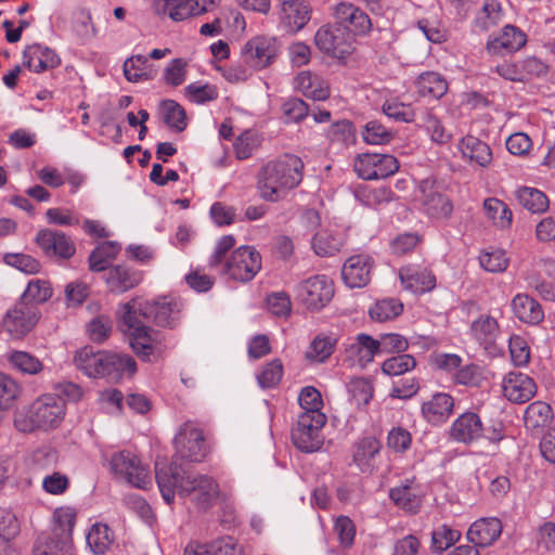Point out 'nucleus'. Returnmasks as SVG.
Segmentation results:
<instances>
[{
    "instance_id": "nucleus-1",
    "label": "nucleus",
    "mask_w": 555,
    "mask_h": 555,
    "mask_svg": "<svg viewBox=\"0 0 555 555\" xmlns=\"http://www.w3.org/2000/svg\"><path fill=\"white\" fill-rule=\"evenodd\" d=\"M182 467L155 462V478L163 499L171 504L176 491L188 498L198 509L207 511L217 502L221 492L218 482L208 475H186Z\"/></svg>"
},
{
    "instance_id": "nucleus-2",
    "label": "nucleus",
    "mask_w": 555,
    "mask_h": 555,
    "mask_svg": "<svg viewBox=\"0 0 555 555\" xmlns=\"http://www.w3.org/2000/svg\"><path fill=\"white\" fill-rule=\"evenodd\" d=\"M235 238L233 235L222 236L210 256L209 264L212 268L222 266L221 273L229 279L247 283L251 281L261 270L262 259L259 251L254 246L243 245L235 248L228 257L227 254L234 247Z\"/></svg>"
},
{
    "instance_id": "nucleus-3",
    "label": "nucleus",
    "mask_w": 555,
    "mask_h": 555,
    "mask_svg": "<svg viewBox=\"0 0 555 555\" xmlns=\"http://www.w3.org/2000/svg\"><path fill=\"white\" fill-rule=\"evenodd\" d=\"M74 361L77 369L87 376L107 378L111 382H119L125 375L133 376L137 372V363L131 356L94 351L91 347L78 350Z\"/></svg>"
},
{
    "instance_id": "nucleus-4",
    "label": "nucleus",
    "mask_w": 555,
    "mask_h": 555,
    "mask_svg": "<svg viewBox=\"0 0 555 555\" xmlns=\"http://www.w3.org/2000/svg\"><path fill=\"white\" fill-rule=\"evenodd\" d=\"M302 160L295 155L266 164L258 173V190L263 199L275 202L286 190L296 188L302 180Z\"/></svg>"
},
{
    "instance_id": "nucleus-5",
    "label": "nucleus",
    "mask_w": 555,
    "mask_h": 555,
    "mask_svg": "<svg viewBox=\"0 0 555 555\" xmlns=\"http://www.w3.org/2000/svg\"><path fill=\"white\" fill-rule=\"evenodd\" d=\"M65 415V402L55 395L38 398L27 410L14 413V427L22 433L36 429L49 430L57 427Z\"/></svg>"
},
{
    "instance_id": "nucleus-6",
    "label": "nucleus",
    "mask_w": 555,
    "mask_h": 555,
    "mask_svg": "<svg viewBox=\"0 0 555 555\" xmlns=\"http://www.w3.org/2000/svg\"><path fill=\"white\" fill-rule=\"evenodd\" d=\"M135 299L121 306L120 319L126 331L130 334V346L134 352L144 360H150L151 356L162 351L160 333L146 326L141 320L143 314Z\"/></svg>"
},
{
    "instance_id": "nucleus-7",
    "label": "nucleus",
    "mask_w": 555,
    "mask_h": 555,
    "mask_svg": "<svg viewBox=\"0 0 555 555\" xmlns=\"http://www.w3.org/2000/svg\"><path fill=\"white\" fill-rule=\"evenodd\" d=\"M176 454L170 465L178 464L179 460L202 462L207 455V446L203 429L192 422L184 423L175 438Z\"/></svg>"
},
{
    "instance_id": "nucleus-8",
    "label": "nucleus",
    "mask_w": 555,
    "mask_h": 555,
    "mask_svg": "<svg viewBox=\"0 0 555 555\" xmlns=\"http://www.w3.org/2000/svg\"><path fill=\"white\" fill-rule=\"evenodd\" d=\"M326 423L324 413H315L309 416L308 413H301L297 425L292 430V440L294 446L306 453L315 452L321 449L323 439L320 430Z\"/></svg>"
},
{
    "instance_id": "nucleus-9",
    "label": "nucleus",
    "mask_w": 555,
    "mask_h": 555,
    "mask_svg": "<svg viewBox=\"0 0 555 555\" xmlns=\"http://www.w3.org/2000/svg\"><path fill=\"white\" fill-rule=\"evenodd\" d=\"M296 293L308 309L318 311L332 300L334 284L326 275H314L301 281L296 286Z\"/></svg>"
},
{
    "instance_id": "nucleus-10",
    "label": "nucleus",
    "mask_w": 555,
    "mask_h": 555,
    "mask_svg": "<svg viewBox=\"0 0 555 555\" xmlns=\"http://www.w3.org/2000/svg\"><path fill=\"white\" fill-rule=\"evenodd\" d=\"M113 472L133 487L145 489L151 485L150 469L130 451H120L111 459Z\"/></svg>"
},
{
    "instance_id": "nucleus-11",
    "label": "nucleus",
    "mask_w": 555,
    "mask_h": 555,
    "mask_svg": "<svg viewBox=\"0 0 555 555\" xmlns=\"http://www.w3.org/2000/svg\"><path fill=\"white\" fill-rule=\"evenodd\" d=\"M182 309L180 299L165 296L145 301L140 311L144 321H151L162 327L175 328L180 323Z\"/></svg>"
},
{
    "instance_id": "nucleus-12",
    "label": "nucleus",
    "mask_w": 555,
    "mask_h": 555,
    "mask_svg": "<svg viewBox=\"0 0 555 555\" xmlns=\"http://www.w3.org/2000/svg\"><path fill=\"white\" fill-rule=\"evenodd\" d=\"M352 35L337 25H324L314 36L315 46L323 53L343 59L353 50Z\"/></svg>"
},
{
    "instance_id": "nucleus-13",
    "label": "nucleus",
    "mask_w": 555,
    "mask_h": 555,
    "mask_svg": "<svg viewBox=\"0 0 555 555\" xmlns=\"http://www.w3.org/2000/svg\"><path fill=\"white\" fill-rule=\"evenodd\" d=\"M40 315L37 306L27 305L20 300L7 311L2 320L3 327L11 337L21 339L33 331Z\"/></svg>"
},
{
    "instance_id": "nucleus-14",
    "label": "nucleus",
    "mask_w": 555,
    "mask_h": 555,
    "mask_svg": "<svg viewBox=\"0 0 555 555\" xmlns=\"http://www.w3.org/2000/svg\"><path fill=\"white\" fill-rule=\"evenodd\" d=\"M398 169L397 158L388 154L366 153L359 155L354 160V170L364 180L385 179Z\"/></svg>"
},
{
    "instance_id": "nucleus-15",
    "label": "nucleus",
    "mask_w": 555,
    "mask_h": 555,
    "mask_svg": "<svg viewBox=\"0 0 555 555\" xmlns=\"http://www.w3.org/2000/svg\"><path fill=\"white\" fill-rule=\"evenodd\" d=\"M275 55V39L266 36H257L248 40L242 49L243 62L253 69H262L269 66Z\"/></svg>"
},
{
    "instance_id": "nucleus-16",
    "label": "nucleus",
    "mask_w": 555,
    "mask_h": 555,
    "mask_svg": "<svg viewBox=\"0 0 555 555\" xmlns=\"http://www.w3.org/2000/svg\"><path fill=\"white\" fill-rule=\"evenodd\" d=\"M337 26L350 35H366L372 28L370 16L350 2H339L333 9Z\"/></svg>"
},
{
    "instance_id": "nucleus-17",
    "label": "nucleus",
    "mask_w": 555,
    "mask_h": 555,
    "mask_svg": "<svg viewBox=\"0 0 555 555\" xmlns=\"http://www.w3.org/2000/svg\"><path fill=\"white\" fill-rule=\"evenodd\" d=\"M418 191L421 193L418 199L428 216L442 219L448 218L452 214L453 205L451 201L440 193L433 182L428 180L422 181Z\"/></svg>"
},
{
    "instance_id": "nucleus-18",
    "label": "nucleus",
    "mask_w": 555,
    "mask_h": 555,
    "mask_svg": "<svg viewBox=\"0 0 555 555\" xmlns=\"http://www.w3.org/2000/svg\"><path fill=\"white\" fill-rule=\"evenodd\" d=\"M36 242L48 256L69 259L76 251L73 241L65 233L56 230H40L36 235Z\"/></svg>"
},
{
    "instance_id": "nucleus-19",
    "label": "nucleus",
    "mask_w": 555,
    "mask_h": 555,
    "mask_svg": "<svg viewBox=\"0 0 555 555\" xmlns=\"http://www.w3.org/2000/svg\"><path fill=\"white\" fill-rule=\"evenodd\" d=\"M311 12L306 0H285L281 3L280 20L288 33L296 34L308 24Z\"/></svg>"
},
{
    "instance_id": "nucleus-20",
    "label": "nucleus",
    "mask_w": 555,
    "mask_h": 555,
    "mask_svg": "<svg viewBox=\"0 0 555 555\" xmlns=\"http://www.w3.org/2000/svg\"><path fill=\"white\" fill-rule=\"evenodd\" d=\"M373 262L367 255H354L349 257L343 268L341 276L345 284L350 288H361L369 284Z\"/></svg>"
},
{
    "instance_id": "nucleus-21",
    "label": "nucleus",
    "mask_w": 555,
    "mask_h": 555,
    "mask_svg": "<svg viewBox=\"0 0 555 555\" xmlns=\"http://www.w3.org/2000/svg\"><path fill=\"white\" fill-rule=\"evenodd\" d=\"M503 393L514 403H525L537 392L534 380L521 372H509L503 379Z\"/></svg>"
},
{
    "instance_id": "nucleus-22",
    "label": "nucleus",
    "mask_w": 555,
    "mask_h": 555,
    "mask_svg": "<svg viewBox=\"0 0 555 555\" xmlns=\"http://www.w3.org/2000/svg\"><path fill=\"white\" fill-rule=\"evenodd\" d=\"M143 279L142 272L126 264L111 266L104 280L108 291L112 294L120 295L135 286H138Z\"/></svg>"
},
{
    "instance_id": "nucleus-23",
    "label": "nucleus",
    "mask_w": 555,
    "mask_h": 555,
    "mask_svg": "<svg viewBox=\"0 0 555 555\" xmlns=\"http://www.w3.org/2000/svg\"><path fill=\"white\" fill-rule=\"evenodd\" d=\"M346 360L353 366L364 369L379 354L377 339L361 333L349 344L345 350Z\"/></svg>"
},
{
    "instance_id": "nucleus-24",
    "label": "nucleus",
    "mask_w": 555,
    "mask_h": 555,
    "mask_svg": "<svg viewBox=\"0 0 555 555\" xmlns=\"http://www.w3.org/2000/svg\"><path fill=\"white\" fill-rule=\"evenodd\" d=\"M24 66L34 73H42L57 67L61 63L57 54L50 48L39 43L27 46L23 53Z\"/></svg>"
},
{
    "instance_id": "nucleus-25",
    "label": "nucleus",
    "mask_w": 555,
    "mask_h": 555,
    "mask_svg": "<svg viewBox=\"0 0 555 555\" xmlns=\"http://www.w3.org/2000/svg\"><path fill=\"white\" fill-rule=\"evenodd\" d=\"M502 533V524L495 517L481 518L473 522L467 531V539L476 547L492 545Z\"/></svg>"
},
{
    "instance_id": "nucleus-26",
    "label": "nucleus",
    "mask_w": 555,
    "mask_h": 555,
    "mask_svg": "<svg viewBox=\"0 0 555 555\" xmlns=\"http://www.w3.org/2000/svg\"><path fill=\"white\" fill-rule=\"evenodd\" d=\"M483 426L478 414L465 412L452 424L450 436L457 442L470 443L482 436Z\"/></svg>"
},
{
    "instance_id": "nucleus-27",
    "label": "nucleus",
    "mask_w": 555,
    "mask_h": 555,
    "mask_svg": "<svg viewBox=\"0 0 555 555\" xmlns=\"http://www.w3.org/2000/svg\"><path fill=\"white\" fill-rule=\"evenodd\" d=\"M402 285L413 293H426L435 288L436 276L431 270L420 266H408L400 269Z\"/></svg>"
},
{
    "instance_id": "nucleus-28",
    "label": "nucleus",
    "mask_w": 555,
    "mask_h": 555,
    "mask_svg": "<svg viewBox=\"0 0 555 555\" xmlns=\"http://www.w3.org/2000/svg\"><path fill=\"white\" fill-rule=\"evenodd\" d=\"M169 17L176 22L184 21L210 11L214 0H162Z\"/></svg>"
},
{
    "instance_id": "nucleus-29",
    "label": "nucleus",
    "mask_w": 555,
    "mask_h": 555,
    "mask_svg": "<svg viewBox=\"0 0 555 555\" xmlns=\"http://www.w3.org/2000/svg\"><path fill=\"white\" fill-rule=\"evenodd\" d=\"M500 334V326L495 318L490 314H481L470 324L472 337L483 347L485 350L494 348Z\"/></svg>"
},
{
    "instance_id": "nucleus-30",
    "label": "nucleus",
    "mask_w": 555,
    "mask_h": 555,
    "mask_svg": "<svg viewBox=\"0 0 555 555\" xmlns=\"http://www.w3.org/2000/svg\"><path fill=\"white\" fill-rule=\"evenodd\" d=\"M526 42L527 36L525 33L513 25H506L500 37L488 41L487 50L491 54L511 53L522 48Z\"/></svg>"
},
{
    "instance_id": "nucleus-31",
    "label": "nucleus",
    "mask_w": 555,
    "mask_h": 555,
    "mask_svg": "<svg viewBox=\"0 0 555 555\" xmlns=\"http://www.w3.org/2000/svg\"><path fill=\"white\" fill-rule=\"evenodd\" d=\"M453 406V398L448 393L439 392L422 404V413L429 423L441 424L449 418Z\"/></svg>"
},
{
    "instance_id": "nucleus-32",
    "label": "nucleus",
    "mask_w": 555,
    "mask_h": 555,
    "mask_svg": "<svg viewBox=\"0 0 555 555\" xmlns=\"http://www.w3.org/2000/svg\"><path fill=\"white\" fill-rule=\"evenodd\" d=\"M514 315L527 324H539L544 319L541 305L527 294H517L511 302Z\"/></svg>"
},
{
    "instance_id": "nucleus-33",
    "label": "nucleus",
    "mask_w": 555,
    "mask_h": 555,
    "mask_svg": "<svg viewBox=\"0 0 555 555\" xmlns=\"http://www.w3.org/2000/svg\"><path fill=\"white\" fill-rule=\"evenodd\" d=\"M390 499L400 508L417 513L422 505L418 487L413 479H406L402 485L390 490Z\"/></svg>"
},
{
    "instance_id": "nucleus-34",
    "label": "nucleus",
    "mask_w": 555,
    "mask_h": 555,
    "mask_svg": "<svg viewBox=\"0 0 555 555\" xmlns=\"http://www.w3.org/2000/svg\"><path fill=\"white\" fill-rule=\"evenodd\" d=\"M380 450L379 441L365 437L356 443L352 453L353 463L362 473H371L375 467V456Z\"/></svg>"
},
{
    "instance_id": "nucleus-35",
    "label": "nucleus",
    "mask_w": 555,
    "mask_h": 555,
    "mask_svg": "<svg viewBox=\"0 0 555 555\" xmlns=\"http://www.w3.org/2000/svg\"><path fill=\"white\" fill-rule=\"evenodd\" d=\"M296 87L305 96L315 101H324L330 96L327 82L310 72H301L296 76Z\"/></svg>"
},
{
    "instance_id": "nucleus-36",
    "label": "nucleus",
    "mask_w": 555,
    "mask_h": 555,
    "mask_svg": "<svg viewBox=\"0 0 555 555\" xmlns=\"http://www.w3.org/2000/svg\"><path fill=\"white\" fill-rule=\"evenodd\" d=\"M125 78L129 82L149 81L155 78L157 70L149 64L144 55H132L128 57L122 65Z\"/></svg>"
},
{
    "instance_id": "nucleus-37",
    "label": "nucleus",
    "mask_w": 555,
    "mask_h": 555,
    "mask_svg": "<svg viewBox=\"0 0 555 555\" xmlns=\"http://www.w3.org/2000/svg\"><path fill=\"white\" fill-rule=\"evenodd\" d=\"M184 555H242V552L232 538L225 537L209 544H189Z\"/></svg>"
},
{
    "instance_id": "nucleus-38",
    "label": "nucleus",
    "mask_w": 555,
    "mask_h": 555,
    "mask_svg": "<svg viewBox=\"0 0 555 555\" xmlns=\"http://www.w3.org/2000/svg\"><path fill=\"white\" fill-rule=\"evenodd\" d=\"M345 244V235L339 231L321 230L312 237V248L318 256L330 257L338 253Z\"/></svg>"
},
{
    "instance_id": "nucleus-39",
    "label": "nucleus",
    "mask_w": 555,
    "mask_h": 555,
    "mask_svg": "<svg viewBox=\"0 0 555 555\" xmlns=\"http://www.w3.org/2000/svg\"><path fill=\"white\" fill-rule=\"evenodd\" d=\"M459 149L464 157L469 158L481 167L488 166L492 160V152L489 145L475 137L468 135L463 138Z\"/></svg>"
},
{
    "instance_id": "nucleus-40",
    "label": "nucleus",
    "mask_w": 555,
    "mask_h": 555,
    "mask_svg": "<svg viewBox=\"0 0 555 555\" xmlns=\"http://www.w3.org/2000/svg\"><path fill=\"white\" fill-rule=\"evenodd\" d=\"M121 246L117 242L106 241L99 244L89 255V268L91 271H107L108 263L119 254Z\"/></svg>"
},
{
    "instance_id": "nucleus-41",
    "label": "nucleus",
    "mask_w": 555,
    "mask_h": 555,
    "mask_svg": "<svg viewBox=\"0 0 555 555\" xmlns=\"http://www.w3.org/2000/svg\"><path fill=\"white\" fill-rule=\"evenodd\" d=\"M553 420L551 406L542 401L530 403L525 411V426L528 430L538 431L547 426Z\"/></svg>"
},
{
    "instance_id": "nucleus-42",
    "label": "nucleus",
    "mask_w": 555,
    "mask_h": 555,
    "mask_svg": "<svg viewBox=\"0 0 555 555\" xmlns=\"http://www.w3.org/2000/svg\"><path fill=\"white\" fill-rule=\"evenodd\" d=\"M417 91L422 96L433 99L442 98L448 91L446 79L436 72H426L418 76L416 80Z\"/></svg>"
},
{
    "instance_id": "nucleus-43",
    "label": "nucleus",
    "mask_w": 555,
    "mask_h": 555,
    "mask_svg": "<svg viewBox=\"0 0 555 555\" xmlns=\"http://www.w3.org/2000/svg\"><path fill=\"white\" fill-rule=\"evenodd\" d=\"M159 114L164 122L172 130L181 132L186 128L184 108L173 100H164L159 104Z\"/></svg>"
},
{
    "instance_id": "nucleus-44",
    "label": "nucleus",
    "mask_w": 555,
    "mask_h": 555,
    "mask_svg": "<svg viewBox=\"0 0 555 555\" xmlns=\"http://www.w3.org/2000/svg\"><path fill=\"white\" fill-rule=\"evenodd\" d=\"M52 295L53 289L48 280L33 279L22 294L21 301L36 306L48 301Z\"/></svg>"
},
{
    "instance_id": "nucleus-45",
    "label": "nucleus",
    "mask_w": 555,
    "mask_h": 555,
    "mask_svg": "<svg viewBox=\"0 0 555 555\" xmlns=\"http://www.w3.org/2000/svg\"><path fill=\"white\" fill-rule=\"evenodd\" d=\"M114 542V535L108 526L103 524L93 525L88 534L87 543L94 554L102 555L108 551Z\"/></svg>"
},
{
    "instance_id": "nucleus-46",
    "label": "nucleus",
    "mask_w": 555,
    "mask_h": 555,
    "mask_svg": "<svg viewBox=\"0 0 555 555\" xmlns=\"http://www.w3.org/2000/svg\"><path fill=\"white\" fill-rule=\"evenodd\" d=\"M517 199L520 206L533 214L544 212L548 207L546 195L533 188L524 186L519 189Z\"/></svg>"
},
{
    "instance_id": "nucleus-47",
    "label": "nucleus",
    "mask_w": 555,
    "mask_h": 555,
    "mask_svg": "<svg viewBox=\"0 0 555 555\" xmlns=\"http://www.w3.org/2000/svg\"><path fill=\"white\" fill-rule=\"evenodd\" d=\"M483 209L487 217L499 228H508L512 223L513 214L507 205L494 197L483 202Z\"/></svg>"
},
{
    "instance_id": "nucleus-48",
    "label": "nucleus",
    "mask_w": 555,
    "mask_h": 555,
    "mask_svg": "<svg viewBox=\"0 0 555 555\" xmlns=\"http://www.w3.org/2000/svg\"><path fill=\"white\" fill-rule=\"evenodd\" d=\"M10 364L23 374L36 375L43 370L42 362L27 351L15 350L9 354Z\"/></svg>"
},
{
    "instance_id": "nucleus-49",
    "label": "nucleus",
    "mask_w": 555,
    "mask_h": 555,
    "mask_svg": "<svg viewBox=\"0 0 555 555\" xmlns=\"http://www.w3.org/2000/svg\"><path fill=\"white\" fill-rule=\"evenodd\" d=\"M326 137L333 144L339 146L348 145L354 142V128L352 124L346 119L336 121L327 129Z\"/></svg>"
},
{
    "instance_id": "nucleus-50",
    "label": "nucleus",
    "mask_w": 555,
    "mask_h": 555,
    "mask_svg": "<svg viewBox=\"0 0 555 555\" xmlns=\"http://www.w3.org/2000/svg\"><path fill=\"white\" fill-rule=\"evenodd\" d=\"M424 127L430 140L437 144L443 145L452 140V133L430 112H426L424 115Z\"/></svg>"
},
{
    "instance_id": "nucleus-51",
    "label": "nucleus",
    "mask_w": 555,
    "mask_h": 555,
    "mask_svg": "<svg viewBox=\"0 0 555 555\" xmlns=\"http://www.w3.org/2000/svg\"><path fill=\"white\" fill-rule=\"evenodd\" d=\"M461 538V532L451 528L448 525L437 527L431 533V547L439 553H442Z\"/></svg>"
},
{
    "instance_id": "nucleus-52",
    "label": "nucleus",
    "mask_w": 555,
    "mask_h": 555,
    "mask_svg": "<svg viewBox=\"0 0 555 555\" xmlns=\"http://www.w3.org/2000/svg\"><path fill=\"white\" fill-rule=\"evenodd\" d=\"M479 263L488 272L502 273L507 269L509 260L504 250L495 249L482 251L479 256Z\"/></svg>"
},
{
    "instance_id": "nucleus-53",
    "label": "nucleus",
    "mask_w": 555,
    "mask_h": 555,
    "mask_svg": "<svg viewBox=\"0 0 555 555\" xmlns=\"http://www.w3.org/2000/svg\"><path fill=\"white\" fill-rule=\"evenodd\" d=\"M402 304L398 300H379L370 309V317L375 321L385 322L398 317L402 312Z\"/></svg>"
},
{
    "instance_id": "nucleus-54",
    "label": "nucleus",
    "mask_w": 555,
    "mask_h": 555,
    "mask_svg": "<svg viewBox=\"0 0 555 555\" xmlns=\"http://www.w3.org/2000/svg\"><path fill=\"white\" fill-rule=\"evenodd\" d=\"M415 366L416 361L414 357L402 353L387 359L382 365V371L387 375L398 376L413 370Z\"/></svg>"
},
{
    "instance_id": "nucleus-55",
    "label": "nucleus",
    "mask_w": 555,
    "mask_h": 555,
    "mask_svg": "<svg viewBox=\"0 0 555 555\" xmlns=\"http://www.w3.org/2000/svg\"><path fill=\"white\" fill-rule=\"evenodd\" d=\"M20 391L21 388L13 378L0 373V414L12 406Z\"/></svg>"
},
{
    "instance_id": "nucleus-56",
    "label": "nucleus",
    "mask_w": 555,
    "mask_h": 555,
    "mask_svg": "<svg viewBox=\"0 0 555 555\" xmlns=\"http://www.w3.org/2000/svg\"><path fill=\"white\" fill-rule=\"evenodd\" d=\"M3 260L8 266L27 274H36L41 269L40 262L33 256L26 254H7Z\"/></svg>"
},
{
    "instance_id": "nucleus-57",
    "label": "nucleus",
    "mask_w": 555,
    "mask_h": 555,
    "mask_svg": "<svg viewBox=\"0 0 555 555\" xmlns=\"http://www.w3.org/2000/svg\"><path fill=\"white\" fill-rule=\"evenodd\" d=\"M218 94L217 87L209 83H190L185 87V95L196 104L214 101L218 98Z\"/></svg>"
},
{
    "instance_id": "nucleus-58",
    "label": "nucleus",
    "mask_w": 555,
    "mask_h": 555,
    "mask_svg": "<svg viewBox=\"0 0 555 555\" xmlns=\"http://www.w3.org/2000/svg\"><path fill=\"white\" fill-rule=\"evenodd\" d=\"M300 406L304 409L302 413H308L309 416L315 413H322L321 408L323 406V400L320 391L312 387L307 386L302 388L298 397Z\"/></svg>"
},
{
    "instance_id": "nucleus-59",
    "label": "nucleus",
    "mask_w": 555,
    "mask_h": 555,
    "mask_svg": "<svg viewBox=\"0 0 555 555\" xmlns=\"http://www.w3.org/2000/svg\"><path fill=\"white\" fill-rule=\"evenodd\" d=\"M334 351V341L330 337L317 336L307 350V358L315 362L325 361Z\"/></svg>"
},
{
    "instance_id": "nucleus-60",
    "label": "nucleus",
    "mask_w": 555,
    "mask_h": 555,
    "mask_svg": "<svg viewBox=\"0 0 555 555\" xmlns=\"http://www.w3.org/2000/svg\"><path fill=\"white\" fill-rule=\"evenodd\" d=\"M283 376L281 360L275 359L267 363L258 375V382L263 388H271L280 383Z\"/></svg>"
},
{
    "instance_id": "nucleus-61",
    "label": "nucleus",
    "mask_w": 555,
    "mask_h": 555,
    "mask_svg": "<svg viewBox=\"0 0 555 555\" xmlns=\"http://www.w3.org/2000/svg\"><path fill=\"white\" fill-rule=\"evenodd\" d=\"M363 139L369 144H385L390 142L392 133L380 122L373 120L366 124L363 132Z\"/></svg>"
},
{
    "instance_id": "nucleus-62",
    "label": "nucleus",
    "mask_w": 555,
    "mask_h": 555,
    "mask_svg": "<svg viewBox=\"0 0 555 555\" xmlns=\"http://www.w3.org/2000/svg\"><path fill=\"white\" fill-rule=\"evenodd\" d=\"M383 112L388 117L404 122H412L415 117L413 109L409 105L395 100L386 101L383 105Z\"/></svg>"
},
{
    "instance_id": "nucleus-63",
    "label": "nucleus",
    "mask_w": 555,
    "mask_h": 555,
    "mask_svg": "<svg viewBox=\"0 0 555 555\" xmlns=\"http://www.w3.org/2000/svg\"><path fill=\"white\" fill-rule=\"evenodd\" d=\"M350 393L358 406L366 405L373 397V386L365 378H357L350 384Z\"/></svg>"
},
{
    "instance_id": "nucleus-64",
    "label": "nucleus",
    "mask_w": 555,
    "mask_h": 555,
    "mask_svg": "<svg viewBox=\"0 0 555 555\" xmlns=\"http://www.w3.org/2000/svg\"><path fill=\"white\" fill-rule=\"evenodd\" d=\"M334 530L341 546L350 547L353 544L356 526L349 517L339 516L335 521Z\"/></svg>"
}]
</instances>
